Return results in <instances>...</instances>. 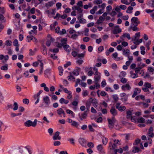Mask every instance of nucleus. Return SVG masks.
I'll return each instance as SVG.
<instances>
[{"mask_svg": "<svg viewBox=\"0 0 154 154\" xmlns=\"http://www.w3.org/2000/svg\"><path fill=\"white\" fill-rule=\"evenodd\" d=\"M140 49L141 50V54L142 55H144L145 54V48L143 46H141L140 47Z\"/></svg>", "mask_w": 154, "mask_h": 154, "instance_id": "393cba45", "label": "nucleus"}, {"mask_svg": "<svg viewBox=\"0 0 154 154\" xmlns=\"http://www.w3.org/2000/svg\"><path fill=\"white\" fill-rule=\"evenodd\" d=\"M50 51L55 53H57L59 51V50L58 48H54L53 49H50Z\"/></svg>", "mask_w": 154, "mask_h": 154, "instance_id": "2f4dec72", "label": "nucleus"}, {"mask_svg": "<svg viewBox=\"0 0 154 154\" xmlns=\"http://www.w3.org/2000/svg\"><path fill=\"white\" fill-rule=\"evenodd\" d=\"M63 47L64 49L67 52H69L71 50L69 45H68L64 44L63 45Z\"/></svg>", "mask_w": 154, "mask_h": 154, "instance_id": "f8f14e48", "label": "nucleus"}, {"mask_svg": "<svg viewBox=\"0 0 154 154\" xmlns=\"http://www.w3.org/2000/svg\"><path fill=\"white\" fill-rule=\"evenodd\" d=\"M66 42H63L62 44L59 43H57V46L60 48H62V47H63V45H64V44H66Z\"/></svg>", "mask_w": 154, "mask_h": 154, "instance_id": "c03bdc74", "label": "nucleus"}, {"mask_svg": "<svg viewBox=\"0 0 154 154\" xmlns=\"http://www.w3.org/2000/svg\"><path fill=\"white\" fill-rule=\"evenodd\" d=\"M71 125L73 127L78 128L79 125V124L76 121H73L71 124Z\"/></svg>", "mask_w": 154, "mask_h": 154, "instance_id": "4be33fe9", "label": "nucleus"}, {"mask_svg": "<svg viewBox=\"0 0 154 154\" xmlns=\"http://www.w3.org/2000/svg\"><path fill=\"white\" fill-rule=\"evenodd\" d=\"M129 50L127 49L126 51L125 50H124L123 51V54L124 55H125L126 54H128L129 52Z\"/></svg>", "mask_w": 154, "mask_h": 154, "instance_id": "052dcab7", "label": "nucleus"}, {"mask_svg": "<svg viewBox=\"0 0 154 154\" xmlns=\"http://www.w3.org/2000/svg\"><path fill=\"white\" fill-rule=\"evenodd\" d=\"M133 8L131 6H129L126 10V12L128 13H131L132 12V10H133Z\"/></svg>", "mask_w": 154, "mask_h": 154, "instance_id": "bb28decb", "label": "nucleus"}, {"mask_svg": "<svg viewBox=\"0 0 154 154\" xmlns=\"http://www.w3.org/2000/svg\"><path fill=\"white\" fill-rule=\"evenodd\" d=\"M87 113H83L81 114V116H79V118L80 120H82L83 119H85L87 116Z\"/></svg>", "mask_w": 154, "mask_h": 154, "instance_id": "aec40b11", "label": "nucleus"}, {"mask_svg": "<svg viewBox=\"0 0 154 154\" xmlns=\"http://www.w3.org/2000/svg\"><path fill=\"white\" fill-rule=\"evenodd\" d=\"M60 132L58 131H57L54 136L53 137V139L54 140H55L57 139L60 140V137H59Z\"/></svg>", "mask_w": 154, "mask_h": 154, "instance_id": "4468645a", "label": "nucleus"}, {"mask_svg": "<svg viewBox=\"0 0 154 154\" xmlns=\"http://www.w3.org/2000/svg\"><path fill=\"white\" fill-rule=\"evenodd\" d=\"M94 82L97 83V82H99L101 78L100 73V72L97 73H94Z\"/></svg>", "mask_w": 154, "mask_h": 154, "instance_id": "39448f33", "label": "nucleus"}, {"mask_svg": "<svg viewBox=\"0 0 154 154\" xmlns=\"http://www.w3.org/2000/svg\"><path fill=\"white\" fill-rule=\"evenodd\" d=\"M14 107L13 108V109L14 110H16L18 108V106L17 103L16 102H14Z\"/></svg>", "mask_w": 154, "mask_h": 154, "instance_id": "49530a36", "label": "nucleus"}, {"mask_svg": "<svg viewBox=\"0 0 154 154\" xmlns=\"http://www.w3.org/2000/svg\"><path fill=\"white\" fill-rule=\"evenodd\" d=\"M151 41L150 40H149L147 42V43L146 44V46L148 50H149V45L151 44Z\"/></svg>", "mask_w": 154, "mask_h": 154, "instance_id": "09e8293b", "label": "nucleus"}, {"mask_svg": "<svg viewBox=\"0 0 154 154\" xmlns=\"http://www.w3.org/2000/svg\"><path fill=\"white\" fill-rule=\"evenodd\" d=\"M58 24V23L55 21L53 24L51 25L50 26V28L51 30H53L55 28V26Z\"/></svg>", "mask_w": 154, "mask_h": 154, "instance_id": "5701e85b", "label": "nucleus"}, {"mask_svg": "<svg viewBox=\"0 0 154 154\" xmlns=\"http://www.w3.org/2000/svg\"><path fill=\"white\" fill-rule=\"evenodd\" d=\"M130 73L131 74V77L133 79H135L136 78L138 77V75L137 74V73H133V71H131L130 72Z\"/></svg>", "mask_w": 154, "mask_h": 154, "instance_id": "412c9836", "label": "nucleus"}, {"mask_svg": "<svg viewBox=\"0 0 154 154\" xmlns=\"http://www.w3.org/2000/svg\"><path fill=\"white\" fill-rule=\"evenodd\" d=\"M145 119L141 117L140 118V119H139L138 121L140 123H143L145 122Z\"/></svg>", "mask_w": 154, "mask_h": 154, "instance_id": "603ef678", "label": "nucleus"}, {"mask_svg": "<svg viewBox=\"0 0 154 154\" xmlns=\"http://www.w3.org/2000/svg\"><path fill=\"white\" fill-rule=\"evenodd\" d=\"M120 103H118L116 104V109L120 112H122L126 109V107L124 106H120Z\"/></svg>", "mask_w": 154, "mask_h": 154, "instance_id": "20e7f679", "label": "nucleus"}, {"mask_svg": "<svg viewBox=\"0 0 154 154\" xmlns=\"http://www.w3.org/2000/svg\"><path fill=\"white\" fill-rule=\"evenodd\" d=\"M95 3L97 4V5H99L100 4L102 3V0H97L94 1Z\"/></svg>", "mask_w": 154, "mask_h": 154, "instance_id": "338daca9", "label": "nucleus"}, {"mask_svg": "<svg viewBox=\"0 0 154 154\" xmlns=\"http://www.w3.org/2000/svg\"><path fill=\"white\" fill-rule=\"evenodd\" d=\"M112 97L115 102H117L119 100V97H118V95L116 94L113 95Z\"/></svg>", "mask_w": 154, "mask_h": 154, "instance_id": "7c9ffc66", "label": "nucleus"}, {"mask_svg": "<svg viewBox=\"0 0 154 154\" xmlns=\"http://www.w3.org/2000/svg\"><path fill=\"white\" fill-rule=\"evenodd\" d=\"M58 69L59 71V74L60 75H62L63 74V70L62 67L59 66L58 68Z\"/></svg>", "mask_w": 154, "mask_h": 154, "instance_id": "cd10ccee", "label": "nucleus"}, {"mask_svg": "<svg viewBox=\"0 0 154 154\" xmlns=\"http://www.w3.org/2000/svg\"><path fill=\"white\" fill-rule=\"evenodd\" d=\"M35 8L34 7L32 8L29 11V12H30V13L32 14H34L35 13Z\"/></svg>", "mask_w": 154, "mask_h": 154, "instance_id": "de8ad7c7", "label": "nucleus"}, {"mask_svg": "<svg viewBox=\"0 0 154 154\" xmlns=\"http://www.w3.org/2000/svg\"><path fill=\"white\" fill-rule=\"evenodd\" d=\"M27 151L29 154H32V150L30 147L27 146L25 147L20 146L16 151V154H21L26 153Z\"/></svg>", "mask_w": 154, "mask_h": 154, "instance_id": "f257e3e1", "label": "nucleus"}, {"mask_svg": "<svg viewBox=\"0 0 154 154\" xmlns=\"http://www.w3.org/2000/svg\"><path fill=\"white\" fill-rule=\"evenodd\" d=\"M113 140L114 142L113 144H117L120 143L119 140Z\"/></svg>", "mask_w": 154, "mask_h": 154, "instance_id": "4d7b16f0", "label": "nucleus"}, {"mask_svg": "<svg viewBox=\"0 0 154 154\" xmlns=\"http://www.w3.org/2000/svg\"><path fill=\"white\" fill-rule=\"evenodd\" d=\"M29 55L30 56L33 55L35 54V52L34 51H32V49H30L29 50Z\"/></svg>", "mask_w": 154, "mask_h": 154, "instance_id": "bf43d9fd", "label": "nucleus"}, {"mask_svg": "<svg viewBox=\"0 0 154 154\" xmlns=\"http://www.w3.org/2000/svg\"><path fill=\"white\" fill-rule=\"evenodd\" d=\"M1 69L3 70H7L8 69V66L6 64L4 66L1 67Z\"/></svg>", "mask_w": 154, "mask_h": 154, "instance_id": "f704fd0d", "label": "nucleus"}, {"mask_svg": "<svg viewBox=\"0 0 154 154\" xmlns=\"http://www.w3.org/2000/svg\"><path fill=\"white\" fill-rule=\"evenodd\" d=\"M43 100L44 103L46 104L47 106H48L50 103V100L49 97L48 96L44 97Z\"/></svg>", "mask_w": 154, "mask_h": 154, "instance_id": "6e6552de", "label": "nucleus"}, {"mask_svg": "<svg viewBox=\"0 0 154 154\" xmlns=\"http://www.w3.org/2000/svg\"><path fill=\"white\" fill-rule=\"evenodd\" d=\"M79 142L80 144H84L87 143V141L84 138H80L79 139Z\"/></svg>", "mask_w": 154, "mask_h": 154, "instance_id": "2eb2a0df", "label": "nucleus"}, {"mask_svg": "<svg viewBox=\"0 0 154 154\" xmlns=\"http://www.w3.org/2000/svg\"><path fill=\"white\" fill-rule=\"evenodd\" d=\"M111 113L113 116H115L117 115V111L115 108L114 107L112 106L110 110Z\"/></svg>", "mask_w": 154, "mask_h": 154, "instance_id": "423d86ee", "label": "nucleus"}, {"mask_svg": "<svg viewBox=\"0 0 154 154\" xmlns=\"http://www.w3.org/2000/svg\"><path fill=\"white\" fill-rule=\"evenodd\" d=\"M102 141L103 144H106L108 142V139L104 137H103L102 139Z\"/></svg>", "mask_w": 154, "mask_h": 154, "instance_id": "473e14b6", "label": "nucleus"}, {"mask_svg": "<svg viewBox=\"0 0 154 154\" xmlns=\"http://www.w3.org/2000/svg\"><path fill=\"white\" fill-rule=\"evenodd\" d=\"M64 111L61 108L58 109L57 110V112L58 115H60L64 113Z\"/></svg>", "mask_w": 154, "mask_h": 154, "instance_id": "c85d7f7f", "label": "nucleus"}, {"mask_svg": "<svg viewBox=\"0 0 154 154\" xmlns=\"http://www.w3.org/2000/svg\"><path fill=\"white\" fill-rule=\"evenodd\" d=\"M79 23H86V21L85 19L84 18H82L79 20Z\"/></svg>", "mask_w": 154, "mask_h": 154, "instance_id": "4c0bfd02", "label": "nucleus"}, {"mask_svg": "<svg viewBox=\"0 0 154 154\" xmlns=\"http://www.w3.org/2000/svg\"><path fill=\"white\" fill-rule=\"evenodd\" d=\"M140 150V149L139 147L136 146H134L132 150L133 152L135 153L138 152Z\"/></svg>", "mask_w": 154, "mask_h": 154, "instance_id": "b1692460", "label": "nucleus"}, {"mask_svg": "<svg viewBox=\"0 0 154 154\" xmlns=\"http://www.w3.org/2000/svg\"><path fill=\"white\" fill-rule=\"evenodd\" d=\"M53 3L52 1L49 2L48 3L45 4V6L46 7H49L52 6L53 5Z\"/></svg>", "mask_w": 154, "mask_h": 154, "instance_id": "c9c22d12", "label": "nucleus"}, {"mask_svg": "<svg viewBox=\"0 0 154 154\" xmlns=\"http://www.w3.org/2000/svg\"><path fill=\"white\" fill-rule=\"evenodd\" d=\"M42 52L43 54L44 55L47 54V51L45 47L43 48V49L42 50Z\"/></svg>", "mask_w": 154, "mask_h": 154, "instance_id": "0e129e2a", "label": "nucleus"}, {"mask_svg": "<svg viewBox=\"0 0 154 154\" xmlns=\"http://www.w3.org/2000/svg\"><path fill=\"white\" fill-rule=\"evenodd\" d=\"M42 92H43V91L42 90H40L39 91L38 93H37L36 95H34V96H33L34 98L35 99H36V97H37L39 98V96L40 94L42 93Z\"/></svg>", "mask_w": 154, "mask_h": 154, "instance_id": "c756f323", "label": "nucleus"}, {"mask_svg": "<svg viewBox=\"0 0 154 154\" xmlns=\"http://www.w3.org/2000/svg\"><path fill=\"white\" fill-rule=\"evenodd\" d=\"M76 62L79 65H81L83 62V61L81 59H78L76 61Z\"/></svg>", "mask_w": 154, "mask_h": 154, "instance_id": "864d4df0", "label": "nucleus"}, {"mask_svg": "<svg viewBox=\"0 0 154 154\" xmlns=\"http://www.w3.org/2000/svg\"><path fill=\"white\" fill-rule=\"evenodd\" d=\"M91 104L88 103V102H86V109L88 111H89V109H90V106Z\"/></svg>", "mask_w": 154, "mask_h": 154, "instance_id": "a18cd8bd", "label": "nucleus"}, {"mask_svg": "<svg viewBox=\"0 0 154 154\" xmlns=\"http://www.w3.org/2000/svg\"><path fill=\"white\" fill-rule=\"evenodd\" d=\"M144 86H145V87L149 88L151 87V85L150 83L148 82H146L144 84Z\"/></svg>", "mask_w": 154, "mask_h": 154, "instance_id": "a19ab883", "label": "nucleus"}, {"mask_svg": "<svg viewBox=\"0 0 154 154\" xmlns=\"http://www.w3.org/2000/svg\"><path fill=\"white\" fill-rule=\"evenodd\" d=\"M80 13H82L83 10L79 7H77V6H75L74 7Z\"/></svg>", "mask_w": 154, "mask_h": 154, "instance_id": "58836bf2", "label": "nucleus"}, {"mask_svg": "<svg viewBox=\"0 0 154 154\" xmlns=\"http://www.w3.org/2000/svg\"><path fill=\"white\" fill-rule=\"evenodd\" d=\"M131 24H133L134 23H137V22H139L137 17H134L132 18L131 20Z\"/></svg>", "mask_w": 154, "mask_h": 154, "instance_id": "f3484780", "label": "nucleus"}, {"mask_svg": "<svg viewBox=\"0 0 154 154\" xmlns=\"http://www.w3.org/2000/svg\"><path fill=\"white\" fill-rule=\"evenodd\" d=\"M83 95L84 97L87 96L88 95V93L87 91L85 90L83 92Z\"/></svg>", "mask_w": 154, "mask_h": 154, "instance_id": "774afa93", "label": "nucleus"}, {"mask_svg": "<svg viewBox=\"0 0 154 154\" xmlns=\"http://www.w3.org/2000/svg\"><path fill=\"white\" fill-rule=\"evenodd\" d=\"M141 140L139 139H137L135 140V144H134V143H133V144H138L139 143L140 144H142V143H140Z\"/></svg>", "mask_w": 154, "mask_h": 154, "instance_id": "ea45409f", "label": "nucleus"}, {"mask_svg": "<svg viewBox=\"0 0 154 154\" xmlns=\"http://www.w3.org/2000/svg\"><path fill=\"white\" fill-rule=\"evenodd\" d=\"M66 33V31L65 29H62V31L60 32V35H62L65 34Z\"/></svg>", "mask_w": 154, "mask_h": 154, "instance_id": "6e6d98bb", "label": "nucleus"}, {"mask_svg": "<svg viewBox=\"0 0 154 154\" xmlns=\"http://www.w3.org/2000/svg\"><path fill=\"white\" fill-rule=\"evenodd\" d=\"M33 37L32 35H29L27 36V38L28 40V42H29L30 41L32 40Z\"/></svg>", "mask_w": 154, "mask_h": 154, "instance_id": "8fccbe9b", "label": "nucleus"}, {"mask_svg": "<svg viewBox=\"0 0 154 154\" xmlns=\"http://www.w3.org/2000/svg\"><path fill=\"white\" fill-rule=\"evenodd\" d=\"M126 118L128 119H130L132 116L133 114V110H127L126 111Z\"/></svg>", "mask_w": 154, "mask_h": 154, "instance_id": "9d476101", "label": "nucleus"}, {"mask_svg": "<svg viewBox=\"0 0 154 154\" xmlns=\"http://www.w3.org/2000/svg\"><path fill=\"white\" fill-rule=\"evenodd\" d=\"M59 102L61 104L65 103V104H67L69 102L68 100H65L63 98H61Z\"/></svg>", "mask_w": 154, "mask_h": 154, "instance_id": "dca6fc26", "label": "nucleus"}, {"mask_svg": "<svg viewBox=\"0 0 154 154\" xmlns=\"http://www.w3.org/2000/svg\"><path fill=\"white\" fill-rule=\"evenodd\" d=\"M130 139V134H126V136H125V139L126 141H127L128 140H129Z\"/></svg>", "mask_w": 154, "mask_h": 154, "instance_id": "e2e57ef3", "label": "nucleus"}, {"mask_svg": "<svg viewBox=\"0 0 154 154\" xmlns=\"http://www.w3.org/2000/svg\"><path fill=\"white\" fill-rule=\"evenodd\" d=\"M71 65V62L69 61H68L67 62L66 64H65L64 66L65 68H66L67 67L69 66H70Z\"/></svg>", "mask_w": 154, "mask_h": 154, "instance_id": "13d9d810", "label": "nucleus"}, {"mask_svg": "<svg viewBox=\"0 0 154 154\" xmlns=\"http://www.w3.org/2000/svg\"><path fill=\"white\" fill-rule=\"evenodd\" d=\"M119 27L118 25L116 26L115 28L112 31L113 34H117V33H119L122 31V29L119 28Z\"/></svg>", "mask_w": 154, "mask_h": 154, "instance_id": "0eeeda50", "label": "nucleus"}, {"mask_svg": "<svg viewBox=\"0 0 154 154\" xmlns=\"http://www.w3.org/2000/svg\"><path fill=\"white\" fill-rule=\"evenodd\" d=\"M94 99L92 98H90L86 102H88V103H89L91 104L92 103Z\"/></svg>", "mask_w": 154, "mask_h": 154, "instance_id": "69168bd1", "label": "nucleus"}, {"mask_svg": "<svg viewBox=\"0 0 154 154\" xmlns=\"http://www.w3.org/2000/svg\"><path fill=\"white\" fill-rule=\"evenodd\" d=\"M131 88L130 85L128 84H127L125 85H123L122 86V89L123 90L125 91L126 89L128 90H129Z\"/></svg>", "mask_w": 154, "mask_h": 154, "instance_id": "ddd939ff", "label": "nucleus"}, {"mask_svg": "<svg viewBox=\"0 0 154 154\" xmlns=\"http://www.w3.org/2000/svg\"><path fill=\"white\" fill-rule=\"evenodd\" d=\"M71 9L70 8H67L65 10L64 12L65 13H68L70 12Z\"/></svg>", "mask_w": 154, "mask_h": 154, "instance_id": "680f3d73", "label": "nucleus"}, {"mask_svg": "<svg viewBox=\"0 0 154 154\" xmlns=\"http://www.w3.org/2000/svg\"><path fill=\"white\" fill-rule=\"evenodd\" d=\"M126 37L128 39L130 40L131 39V37L129 33H125L122 36L120 37V38L122 40H124L123 38L125 37Z\"/></svg>", "mask_w": 154, "mask_h": 154, "instance_id": "9b49d317", "label": "nucleus"}, {"mask_svg": "<svg viewBox=\"0 0 154 154\" xmlns=\"http://www.w3.org/2000/svg\"><path fill=\"white\" fill-rule=\"evenodd\" d=\"M141 91V90L139 88H135L134 92L132 96V97L134 98L136 96L138 93H140Z\"/></svg>", "mask_w": 154, "mask_h": 154, "instance_id": "1a4fd4ad", "label": "nucleus"}, {"mask_svg": "<svg viewBox=\"0 0 154 154\" xmlns=\"http://www.w3.org/2000/svg\"><path fill=\"white\" fill-rule=\"evenodd\" d=\"M97 148L98 150L101 153H104V151L102 145H98Z\"/></svg>", "mask_w": 154, "mask_h": 154, "instance_id": "a211bd4d", "label": "nucleus"}, {"mask_svg": "<svg viewBox=\"0 0 154 154\" xmlns=\"http://www.w3.org/2000/svg\"><path fill=\"white\" fill-rule=\"evenodd\" d=\"M12 43V42L10 40H8L5 42V45L7 46H11Z\"/></svg>", "mask_w": 154, "mask_h": 154, "instance_id": "37998d69", "label": "nucleus"}, {"mask_svg": "<svg viewBox=\"0 0 154 154\" xmlns=\"http://www.w3.org/2000/svg\"><path fill=\"white\" fill-rule=\"evenodd\" d=\"M107 120L108 122L109 127L111 128H113L114 126V123L116 122V119L114 117H112L111 119L108 118Z\"/></svg>", "mask_w": 154, "mask_h": 154, "instance_id": "7ed1b4c3", "label": "nucleus"}, {"mask_svg": "<svg viewBox=\"0 0 154 154\" xmlns=\"http://www.w3.org/2000/svg\"><path fill=\"white\" fill-rule=\"evenodd\" d=\"M142 69V67H141V66H139L138 67H137L135 68V73L137 74L139 72L140 70Z\"/></svg>", "mask_w": 154, "mask_h": 154, "instance_id": "e433bc0d", "label": "nucleus"}, {"mask_svg": "<svg viewBox=\"0 0 154 154\" xmlns=\"http://www.w3.org/2000/svg\"><path fill=\"white\" fill-rule=\"evenodd\" d=\"M23 103L26 104H28L29 103V100L27 98H25L23 100Z\"/></svg>", "mask_w": 154, "mask_h": 154, "instance_id": "79ce46f5", "label": "nucleus"}, {"mask_svg": "<svg viewBox=\"0 0 154 154\" xmlns=\"http://www.w3.org/2000/svg\"><path fill=\"white\" fill-rule=\"evenodd\" d=\"M61 5H62V4L61 3H60V2L57 3L56 4L57 9H60L61 8Z\"/></svg>", "mask_w": 154, "mask_h": 154, "instance_id": "3c124183", "label": "nucleus"}, {"mask_svg": "<svg viewBox=\"0 0 154 154\" xmlns=\"http://www.w3.org/2000/svg\"><path fill=\"white\" fill-rule=\"evenodd\" d=\"M18 40L16 39H15L13 42V45L15 46H17L18 45Z\"/></svg>", "mask_w": 154, "mask_h": 154, "instance_id": "5fc2aeb1", "label": "nucleus"}, {"mask_svg": "<svg viewBox=\"0 0 154 154\" xmlns=\"http://www.w3.org/2000/svg\"><path fill=\"white\" fill-rule=\"evenodd\" d=\"M85 52L84 51L83 53L80 54H78L77 55V57L78 58H82L84 57L85 56Z\"/></svg>", "mask_w": 154, "mask_h": 154, "instance_id": "a878e982", "label": "nucleus"}, {"mask_svg": "<svg viewBox=\"0 0 154 154\" xmlns=\"http://www.w3.org/2000/svg\"><path fill=\"white\" fill-rule=\"evenodd\" d=\"M77 69L74 70L73 72V74L76 76L78 75L79 74V71H80L81 69L79 67H77Z\"/></svg>", "mask_w": 154, "mask_h": 154, "instance_id": "6ab92c4d", "label": "nucleus"}, {"mask_svg": "<svg viewBox=\"0 0 154 154\" xmlns=\"http://www.w3.org/2000/svg\"><path fill=\"white\" fill-rule=\"evenodd\" d=\"M70 75L68 76V79L69 80H73L74 81H75V78L72 75H71V73H70Z\"/></svg>", "mask_w": 154, "mask_h": 154, "instance_id": "72a5a7b5", "label": "nucleus"}, {"mask_svg": "<svg viewBox=\"0 0 154 154\" xmlns=\"http://www.w3.org/2000/svg\"><path fill=\"white\" fill-rule=\"evenodd\" d=\"M37 122V120L36 119H35L33 122L30 120H27L24 122V125L26 127L32 126L34 127L36 125Z\"/></svg>", "mask_w": 154, "mask_h": 154, "instance_id": "f03ea898", "label": "nucleus"}]
</instances>
